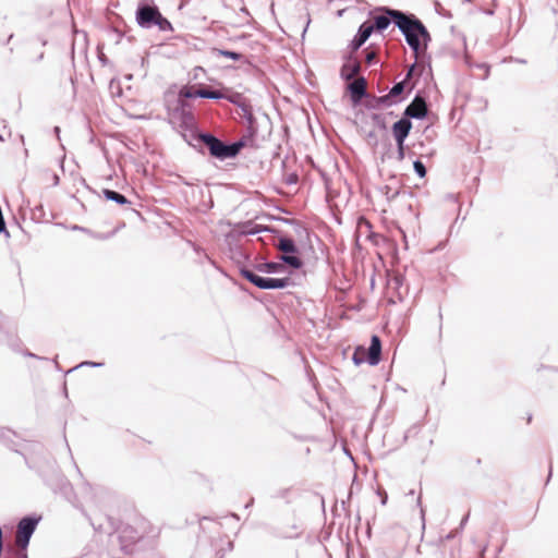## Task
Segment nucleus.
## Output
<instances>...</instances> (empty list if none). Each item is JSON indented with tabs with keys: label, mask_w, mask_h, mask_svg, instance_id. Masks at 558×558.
<instances>
[{
	"label": "nucleus",
	"mask_w": 558,
	"mask_h": 558,
	"mask_svg": "<svg viewBox=\"0 0 558 558\" xmlns=\"http://www.w3.org/2000/svg\"><path fill=\"white\" fill-rule=\"evenodd\" d=\"M202 140L208 147L210 154L221 160L234 157L242 146L241 144L226 145L210 134L202 135Z\"/></svg>",
	"instance_id": "nucleus-2"
},
{
	"label": "nucleus",
	"mask_w": 558,
	"mask_h": 558,
	"mask_svg": "<svg viewBox=\"0 0 558 558\" xmlns=\"http://www.w3.org/2000/svg\"><path fill=\"white\" fill-rule=\"evenodd\" d=\"M243 232H244L245 234H255V233H257V232H259V231H258V230H256V229H248V230H245V231H243Z\"/></svg>",
	"instance_id": "nucleus-31"
},
{
	"label": "nucleus",
	"mask_w": 558,
	"mask_h": 558,
	"mask_svg": "<svg viewBox=\"0 0 558 558\" xmlns=\"http://www.w3.org/2000/svg\"><path fill=\"white\" fill-rule=\"evenodd\" d=\"M154 25L158 26L161 32L172 31L171 23L166 17H163L160 12L155 20Z\"/></svg>",
	"instance_id": "nucleus-18"
},
{
	"label": "nucleus",
	"mask_w": 558,
	"mask_h": 558,
	"mask_svg": "<svg viewBox=\"0 0 558 558\" xmlns=\"http://www.w3.org/2000/svg\"><path fill=\"white\" fill-rule=\"evenodd\" d=\"M366 40H362L361 35H356V37L352 41V46L354 49H359Z\"/></svg>",
	"instance_id": "nucleus-25"
},
{
	"label": "nucleus",
	"mask_w": 558,
	"mask_h": 558,
	"mask_svg": "<svg viewBox=\"0 0 558 558\" xmlns=\"http://www.w3.org/2000/svg\"><path fill=\"white\" fill-rule=\"evenodd\" d=\"M464 2H472L473 0H463Z\"/></svg>",
	"instance_id": "nucleus-33"
},
{
	"label": "nucleus",
	"mask_w": 558,
	"mask_h": 558,
	"mask_svg": "<svg viewBox=\"0 0 558 558\" xmlns=\"http://www.w3.org/2000/svg\"><path fill=\"white\" fill-rule=\"evenodd\" d=\"M84 365L93 366V367H99V366H101L102 364H101V363H95V362H83V363H81L78 366H84Z\"/></svg>",
	"instance_id": "nucleus-26"
},
{
	"label": "nucleus",
	"mask_w": 558,
	"mask_h": 558,
	"mask_svg": "<svg viewBox=\"0 0 558 558\" xmlns=\"http://www.w3.org/2000/svg\"><path fill=\"white\" fill-rule=\"evenodd\" d=\"M277 248L281 252L286 253L281 256V259L288 264L289 266L299 269L302 267V260L295 256L294 254L298 252V248L292 239L289 238H280L279 242L276 244Z\"/></svg>",
	"instance_id": "nucleus-3"
},
{
	"label": "nucleus",
	"mask_w": 558,
	"mask_h": 558,
	"mask_svg": "<svg viewBox=\"0 0 558 558\" xmlns=\"http://www.w3.org/2000/svg\"><path fill=\"white\" fill-rule=\"evenodd\" d=\"M288 283V278H267L266 289H283Z\"/></svg>",
	"instance_id": "nucleus-16"
},
{
	"label": "nucleus",
	"mask_w": 558,
	"mask_h": 558,
	"mask_svg": "<svg viewBox=\"0 0 558 558\" xmlns=\"http://www.w3.org/2000/svg\"><path fill=\"white\" fill-rule=\"evenodd\" d=\"M399 158L402 159L404 156L403 145L398 146Z\"/></svg>",
	"instance_id": "nucleus-28"
},
{
	"label": "nucleus",
	"mask_w": 558,
	"mask_h": 558,
	"mask_svg": "<svg viewBox=\"0 0 558 558\" xmlns=\"http://www.w3.org/2000/svg\"><path fill=\"white\" fill-rule=\"evenodd\" d=\"M375 58V53L374 52H369L367 56H366V60L368 63L372 62V60Z\"/></svg>",
	"instance_id": "nucleus-30"
},
{
	"label": "nucleus",
	"mask_w": 558,
	"mask_h": 558,
	"mask_svg": "<svg viewBox=\"0 0 558 558\" xmlns=\"http://www.w3.org/2000/svg\"><path fill=\"white\" fill-rule=\"evenodd\" d=\"M158 14L159 11L157 8L150 5H141L136 11V22L143 28H150L154 25Z\"/></svg>",
	"instance_id": "nucleus-5"
},
{
	"label": "nucleus",
	"mask_w": 558,
	"mask_h": 558,
	"mask_svg": "<svg viewBox=\"0 0 558 558\" xmlns=\"http://www.w3.org/2000/svg\"><path fill=\"white\" fill-rule=\"evenodd\" d=\"M37 525V520L32 518H24L17 525L16 544L17 546L25 548L33 535Z\"/></svg>",
	"instance_id": "nucleus-4"
},
{
	"label": "nucleus",
	"mask_w": 558,
	"mask_h": 558,
	"mask_svg": "<svg viewBox=\"0 0 558 558\" xmlns=\"http://www.w3.org/2000/svg\"><path fill=\"white\" fill-rule=\"evenodd\" d=\"M23 558H27V556H26V555H24V556H23Z\"/></svg>",
	"instance_id": "nucleus-34"
},
{
	"label": "nucleus",
	"mask_w": 558,
	"mask_h": 558,
	"mask_svg": "<svg viewBox=\"0 0 558 558\" xmlns=\"http://www.w3.org/2000/svg\"><path fill=\"white\" fill-rule=\"evenodd\" d=\"M378 495L381 497V505H386L388 499L386 492L378 490Z\"/></svg>",
	"instance_id": "nucleus-27"
},
{
	"label": "nucleus",
	"mask_w": 558,
	"mask_h": 558,
	"mask_svg": "<svg viewBox=\"0 0 558 558\" xmlns=\"http://www.w3.org/2000/svg\"><path fill=\"white\" fill-rule=\"evenodd\" d=\"M242 276L245 279H247L250 282H252L253 284L258 287L259 289L266 290L267 278L260 277V276L256 275L254 271L247 270V269L242 270Z\"/></svg>",
	"instance_id": "nucleus-13"
},
{
	"label": "nucleus",
	"mask_w": 558,
	"mask_h": 558,
	"mask_svg": "<svg viewBox=\"0 0 558 558\" xmlns=\"http://www.w3.org/2000/svg\"><path fill=\"white\" fill-rule=\"evenodd\" d=\"M366 40H362L361 35H356V37L352 41V46L354 49H359Z\"/></svg>",
	"instance_id": "nucleus-24"
},
{
	"label": "nucleus",
	"mask_w": 558,
	"mask_h": 558,
	"mask_svg": "<svg viewBox=\"0 0 558 558\" xmlns=\"http://www.w3.org/2000/svg\"><path fill=\"white\" fill-rule=\"evenodd\" d=\"M414 68H415V65H414V64H413V65H411V68L409 69V71H408V73H407V77H405V80H408V78H410V77H411V75H412V73H413V71H414Z\"/></svg>",
	"instance_id": "nucleus-29"
},
{
	"label": "nucleus",
	"mask_w": 558,
	"mask_h": 558,
	"mask_svg": "<svg viewBox=\"0 0 558 558\" xmlns=\"http://www.w3.org/2000/svg\"><path fill=\"white\" fill-rule=\"evenodd\" d=\"M54 132H56L57 134H59L60 129H59L58 126H56V128H54Z\"/></svg>",
	"instance_id": "nucleus-32"
},
{
	"label": "nucleus",
	"mask_w": 558,
	"mask_h": 558,
	"mask_svg": "<svg viewBox=\"0 0 558 558\" xmlns=\"http://www.w3.org/2000/svg\"><path fill=\"white\" fill-rule=\"evenodd\" d=\"M367 357L366 350L364 348H357L353 353V362L355 365H361L365 362Z\"/></svg>",
	"instance_id": "nucleus-20"
},
{
	"label": "nucleus",
	"mask_w": 558,
	"mask_h": 558,
	"mask_svg": "<svg viewBox=\"0 0 558 558\" xmlns=\"http://www.w3.org/2000/svg\"><path fill=\"white\" fill-rule=\"evenodd\" d=\"M374 32V25L371 23H363L359 28V35H361L362 40H367L368 37Z\"/></svg>",
	"instance_id": "nucleus-19"
},
{
	"label": "nucleus",
	"mask_w": 558,
	"mask_h": 558,
	"mask_svg": "<svg viewBox=\"0 0 558 558\" xmlns=\"http://www.w3.org/2000/svg\"><path fill=\"white\" fill-rule=\"evenodd\" d=\"M263 267L266 272H278L282 268V265L278 263H266Z\"/></svg>",
	"instance_id": "nucleus-23"
},
{
	"label": "nucleus",
	"mask_w": 558,
	"mask_h": 558,
	"mask_svg": "<svg viewBox=\"0 0 558 558\" xmlns=\"http://www.w3.org/2000/svg\"><path fill=\"white\" fill-rule=\"evenodd\" d=\"M216 52L219 56H223L226 58H229V59H232V60H235V61L240 60L242 58V54H240L238 52H234V51L218 49V50H216Z\"/></svg>",
	"instance_id": "nucleus-21"
},
{
	"label": "nucleus",
	"mask_w": 558,
	"mask_h": 558,
	"mask_svg": "<svg viewBox=\"0 0 558 558\" xmlns=\"http://www.w3.org/2000/svg\"><path fill=\"white\" fill-rule=\"evenodd\" d=\"M349 89L354 100H360L366 93V82L363 77L355 78L350 85Z\"/></svg>",
	"instance_id": "nucleus-12"
},
{
	"label": "nucleus",
	"mask_w": 558,
	"mask_h": 558,
	"mask_svg": "<svg viewBox=\"0 0 558 558\" xmlns=\"http://www.w3.org/2000/svg\"><path fill=\"white\" fill-rule=\"evenodd\" d=\"M386 15H378L374 20V29L381 32L386 29L390 24L391 17L400 29V32L404 35L408 45L411 49L417 53L421 48V41L423 40L424 46H427V43L430 40L429 33L423 23L414 17L413 15H407L401 11L385 9Z\"/></svg>",
	"instance_id": "nucleus-1"
},
{
	"label": "nucleus",
	"mask_w": 558,
	"mask_h": 558,
	"mask_svg": "<svg viewBox=\"0 0 558 558\" xmlns=\"http://www.w3.org/2000/svg\"><path fill=\"white\" fill-rule=\"evenodd\" d=\"M405 116L415 119H422L427 113L426 102L421 97H415L414 100L407 107Z\"/></svg>",
	"instance_id": "nucleus-7"
},
{
	"label": "nucleus",
	"mask_w": 558,
	"mask_h": 558,
	"mask_svg": "<svg viewBox=\"0 0 558 558\" xmlns=\"http://www.w3.org/2000/svg\"><path fill=\"white\" fill-rule=\"evenodd\" d=\"M452 537L451 534L447 535L445 539H441V550L435 558H459L458 546H449L448 541Z\"/></svg>",
	"instance_id": "nucleus-11"
},
{
	"label": "nucleus",
	"mask_w": 558,
	"mask_h": 558,
	"mask_svg": "<svg viewBox=\"0 0 558 558\" xmlns=\"http://www.w3.org/2000/svg\"><path fill=\"white\" fill-rule=\"evenodd\" d=\"M104 195L107 199L116 202L120 205L129 204V201L126 199V197L116 191L105 190Z\"/></svg>",
	"instance_id": "nucleus-15"
},
{
	"label": "nucleus",
	"mask_w": 558,
	"mask_h": 558,
	"mask_svg": "<svg viewBox=\"0 0 558 558\" xmlns=\"http://www.w3.org/2000/svg\"><path fill=\"white\" fill-rule=\"evenodd\" d=\"M404 84H405V80L397 83L390 89L389 94L381 96L378 99V102L386 107H389V106H392L393 104H396L398 101L396 98L399 97L402 94V92L404 90Z\"/></svg>",
	"instance_id": "nucleus-8"
},
{
	"label": "nucleus",
	"mask_w": 558,
	"mask_h": 558,
	"mask_svg": "<svg viewBox=\"0 0 558 558\" xmlns=\"http://www.w3.org/2000/svg\"><path fill=\"white\" fill-rule=\"evenodd\" d=\"M360 72V62L352 57H349L341 68V76L350 81L354 78Z\"/></svg>",
	"instance_id": "nucleus-10"
},
{
	"label": "nucleus",
	"mask_w": 558,
	"mask_h": 558,
	"mask_svg": "<svg viewBox=\"0 0 558 558\" xmlns=\"http://www.w3.org/2000/svg\"><path fill=\"white\" fill-rule=\"evenodd\" d=\"M412 128V123L408 119H400L392 126V133L396 138L398 146L404 144L405 138L408 137L410 130Z\"/></svg>",
	"instance_id": "nucleus-6"
},
{
	"label": "nucleus",
	"mask_w": 558,
	"mask_h": 558,
	"mask_svg": "<svg viewBox=\"0 0 558 558\" xmlns=\"http://www.w3.org/2000/svg\"><path fill=\"white\" fill-rule=\"evenodd\" d=\"M413 167H414V171L416 172V174L420 178H424L426 175V168L422 161L415 160L413 163Z\"/></svg>",
	"instance_id": "nucleus-22"
},
{
	"label": "nucleus",
	"mask_w": 558,
	"mask_h": 558,
	"mask_svg": "<svg viewBox=\"0 0 558 558\" xmlns=\"http://www.w3.org/2000/svg\"><path fill=\"white\" fill-rule=\"evenodd\" d=\"M196 95L202 98H208V99H221L223 97L222 93L219 90H208L205 88H197Z\"/></svg>",
	"instance_id": "nucleus-17"
},
{
	"label": "nucleus",
	"mask_w": 558,
	"mask_h": 558,
	"mask_svg": "<svg viewBox=\"0 0 558 558\" xmlns=\"http://www.w3.org/2000/svg\"><path fill=\"white\" fill-rule=\"evenodd\" d=\"M380 352H381V343L380 339L377 336H373L371 340V345L367 353V362L371 365H377L380 361Z\"/></svg>",
	"instance_id": "nucleus-9"
},
{
	"label": "nucleus",
	"mask_w": 558,
	"mask_h": 558,
	"mask_svg": "<svg viewBox=\"0 0 558 558\" xmlns=\"http://www.w3.org/2000/svg\"><path fill=\"white\" fill-rule=\"evenodd\" d=\"M194 97H198V96L196 95V89H194L193 87L185 86L180 90L177 102H178V107L181 108L182 112L184 111V106H185L184 99L194 98Z\"/></svg>",
	"instance_id": "nucleus-14"
}]
</instances>
